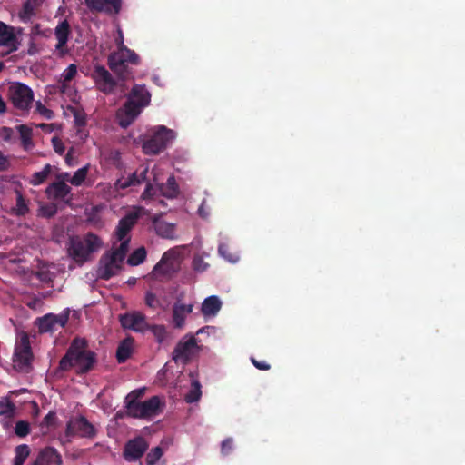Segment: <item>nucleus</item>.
<instances>
[{"instance_id":"obj_1","label":"nucleus","mask_w":465,"mask_h":465,"mask_svg":"<svg viewBox=\"0 0 465 465\" xmlns=\"http://www.w3.org/2000/svg\"><path fill=\"white\" fill-rule=\"evenodd\" d=\"M163 169L160 166H155L151 174L153 179L146 177L148 167L143 168L141 171H136L127 178H120L116 181L115 186L117 189H125L132 185H136L142 182H147L146 188L142 194L143 200L151 199L158 193L167 198L173 199L178 195L179 190L173 176H170L165 184L160 183L162 178Z\"/></svg>"},{"instance_id":"obj_2","label":"nucleus","mask_w":465,"mask_h":465,"mask_svg":"<svg viewBox=\"0 0 465 465\" xmlns=\"http://www.w3.org/2000/svg\"><path fill=\"white\" fill-rule=\"evenodd\" d=\"M151 94L144 85H134L128 96L127 102L118 110L116 118L119 125L129 126L140 114L142 109L149 104Z\"/></svg>"},{"instance_id":"obj_3","label":"nucleus","mask_w":465,"mask_h":465,"mask_svg":"<svg viewBox=\"0 0 465 465\" xmlns=\"http://www.w3.org/2000/svg\"><path fill=\"white\" fill-rule=\"evenodd\" d=\"M94 363V354L86 349V341L76 338L71 343L66 354L60 361V369L67 371L75 367L78 371L90 370Z\"/></svg>"},{"instance_id":"obj_4","label":"nucleus","mask_w":465,"mask_h":465,"mask_svg":"<svg viewBox=\"0 0 465 465\" xmlns=\"http://www.w3.org/2000/svg\"><path fill=\"white\" fill-rule=\"evenodd\" d=\"M102 246V240L94 233H87L84 237L74 236L70 239L68 254L76 263L82 265L89 261L92 254L98 252Z\"/></svg>"},{"instance_id":"obj_5","label":"nucleus","mask_w":465,"mask_h":465,"mask_svg":"<svg viewBox=\"0 0 465 465\" xmlns=\"http://www.w3.org/2000/svg\"><path fill=\"white\" fill-rule=\"evenodd\" d=\"M143 395V389L135 390L125 397L126 412L133 418L145 419L159 413L161 401L153 396L147 401H138Z\"/></svg>"},{"instance_id":"obj_6","label":"nucleus","mask_w":465,"mask_h":465,"mask_svg":"<svg viewBox=\"0 0 465 465\" xmlns=\"http://www.w3.org/2000/svg\"><path fill=\"white\" fill-rule=\"evenodd\" d=\"M127 253V244L114 242L111 251L105 252L101 257L98 268L97 276L104 280H108L116 275L122 269L123 262Z\"/></svg>"},{"instance_id":"obj_7","label":"nucleus","mask_w":465,"mask_h":465,"mask_svg":"<svg viewBox=\"0 0 465 465\" xmlns=\"http://www.w3.org/2000/svg\"><path fill=\"white\" fill-rule=\"evenodd\" d=\"M176 138L173 130L164 125H156L150 129V138L143 144L145 154H158L167 148Z\"/></svg>"},{"instance_id":"obj_8","label":"nucleus","mask_w":465,"mask_h":465,"mask_svg":"<svg viewBox=\"0 0 465 465\" xmlns=\"http://www.w3.org/2000/svg\"><path fill=\"white\" fill-rule=\"evenodd\" d=\"M33 352L29 337L25 332L18 334L13 355V367L20 372H28L32 368Z\"/></svg>"},{"instance_id":"obj_9","label":"nucleus","mask_w":465,"mask_h":465,"mask_svg":"<svg viewBox=\"0 0 465 465\" xmlns=\"http://www.w3.org/2000/svg\"><path fill=\"white\" fill-rule=\"evenodd\" d=\"M184 248V246H176L165 252L154 266L153 273L155 276H165L178 271Z\"/></svg>"},{"instance_id":"obj_10","label":"nucleus","mask_w":465,"mask_h":465,"mask_svg":"<svg viewBox=\"0 0 465 465\" xmlns=\"http://www.w3.org/2000/svg\"><path fill=\"white\" fill-rule=\"evenodd\" d=\"M145 213L143 207L135 206L123 217L115 229L114 236L120 243L126 242L127 251L129 250V232L136 223L138 218Z\"/></svg>"},{"instance_id":"obj_11","label":"nucleus","mask_w":465,"mask_h":465,"mask_svg":"<svg viewBox=\"0 0 465 465\" xmlns=\"http://www.w3.org/2000/svg\"><path fill=\"white\" fill-rule=\"evenodd\" d=\"M108 62L110 68L114 72L120 74L122 78H125L126 75L123 74L125 69V64L130 63L137 64L139 63V56L133 50L123 46L109 56Z\"/></svg>"},{"instance_id":"obj_12","label":"nucleus","mask_w":465,"mask_h":465,"mask_svg":"<svg viewBox=\"0 0 465 465\" xmlns=\"http://www.w3.org/2000/svg\"><path fill=\"white\" fill-rule=\"evenodd\" d=\"M22 32L21 27H14L0 21V47L5 48L7 54L17 51L21 45L18 35Z\"/></svg>"},{"instance_id":"obj_13","label":"nucleus","mask_w":465,"mask_h":465,"mask_svg":"<svg viewBox=\"0 0 465 465\" xmlns=\"http://www.w3.org/2000/svg\"><path fill=\"white\" fill-rule=\"evenodd\" d=\"M70 310L67 308L59 314L47 313L37 319L40 332H53L64 327L69 320Z\"/></svg>"},{"instance_id":"obj_14","label":"nucleus","mask_w":465,"mask_h":465,"mask_svg":"<svg viewBox=\"0 0 465 465\" xmlns=\"http://www.w3.org/2000/svg\"><path fill=\"white\" fill-rule=\"evenodd\" d=\"M9 97L19 109H27L33 101V91L25 84L14 83L9 87Z\"/></svg>"},{"instance_id":"obj_15","label":"nucleus","mask_w":465,"mask_h":465,"mask_svg":"<svg viewBox=\"0 0 465 465\" xmlns=\"http://www.w3.org/2000/svg\"><path fill=\"white\" fill-rule=\"evenodd\" d=\"M198 350L196 338L193 335H186L177 344L173 358L176 362L185 363L197 353Z\"/></svg>"},{"instance_id":"obj_16","label":"nucleus","mask_w":465,"mask_h":465,"mask_svg":"<svg viewBox=\"0 0 465 465\" xmlns=\"http://www.w3.org/2000/svg\"><path fill=\"white\" fill-rule=\"evenodd\" d=\"M120 322L123 328L140 333H144L150 328L145 315L140 312H131L121 315Z\"/></svg>"},{"instance_id":"obj_17","label":"nucleus","mask_w":465,"mask_h":465,"mask_svg":"<svg viewBox=\"0 0 465 465\" xmlns=\"http://www.w3.org/2000/svg\"><path fill=\"white\" fill-rule=\"evenodd\" d=\"M77 74V66L74 64H71L67 66L64 72L60 74V78L58 81V87L60 92L70 97L74 102L76 101V92L74 84H72L73 80Z\"/></svg>"},{"instance_id":"obj_18","label":"nucleus","mask_w":465,"mask_h":465,"mask_svg":"<svg viewBox=\"0 0 465 465\" xmlns=\"http://www.w3.org/2000/svg\"><path fill=\"white\" fill-rule=\"evenodd\" d=\"M70 35L71 29L67 20L61 21L54 28V36L57 40L54 50L59 57H63L69 53L66 45Z\"/></svg>"},{"instance_id":"obj_19","label":"nucleus","mask_w":465,"mask_h":465,"mask_svg":"<svg viewBox=\"0 0 465 465\" xmlns=\"http://www.w3.org/2000/svg\"><path fill=\"white\" fill-rule=\"evenodd\" d=\"M193 303H183L180 299L173 305L172 322L175 329H183L185 326L186 317L192 313Z\"/></svg>"},{"instance_id":"obj_20","label":"nucleus","mask_w":465,"mask_h":465,"mask_svg":"<svg viewBox=\"0 0 465 465\" xmlns=\"http://www.w3.org/2000/svg\"><path fill=\"white\" fill-rule=\"evenodd\" d=\"M67 433L81 437H92L94 435V428L85 418L77 417L68 422Z\"/></svg>"},{"instance_id":"obj_21","label":"nucleus","mask_w":465,"mask_h":465,"mask_svg":"<svg viewBox=\"0 0 465 465\" xmlns=\"http://www.w3.org/2000/svg\"><path fill=\"white\" fill-rule=\"evenodd\" d=\"M92 75L96 84L98 85V88L102 92H113L115 86V81L104 66L96 65Z\"/></svg>"},{"instance_id":"obj_22","label":"nucleus","mask_w":465,"mask_h":465,"mask_svg":"<svg viewBox=\"0 0 465 465\" xmlns=\"http://www.w3.org/2000/svg\"><path fill=\"white\" fill-rule=\"evenodd\" d=\"M147 448L148 444L143 438L138 437L131 440L125 445L124 458L128 461H134L141 458Z\"/></svg>"},{"instance_id":"obj_23","label":"nucleus","mask_w":465,"mask_h":465,"mask_svg":"<svg viewBox=\"0 0 465 465\" xmlns=\"http://www.w3.org/2000/svg\"><path fill=\"white\" fill-rule=\"evenodd\" d=\"M71 187L64 181H55L46 188V193L49 198L54 200L69 201Z\"/></svg>"},{"instance_id":"obj_24","label":"nucleus","mask_w":465,"mask_h":465,"mask_svg":"<svg viewBox=\"0 0 465 465\" xmlns=\"http://www.w3.org/2000/svg\"><path fill=\"white\" fill-rule=\"evenodd\" d=\"M43 4V0H26L20 11L18 17L23 23H29L36 17L38 10Z\"/></svg>"},{"instance_id":"obj_25","label":"nucleus","mask_w":465,"mask_h":465,"mask_svg":"<svg viewBox=\"0 0 465 465\" xmlns=\"http://www.w3.org/2000/svg\"><path fill=\"white\" fill-rule=\"evenodd\" d=\"M62 457L54 448L43 450L34 465H61Z\"/></svg>"},{"instance_id":"obj_26","label":"nucleus","mask_w":465,"mask_h":465,"mask_svg":"<svg viewBox=\"0 0 465 465\" xmlns=\"http://www.w3.org/2000/svg\"><path fill=\"white\" fill-rule=\"evenodd\" d=\"M222 308V301L216 295L205 298L202 303L201 311L205 318H211L217 315Z\"/></svg>"},{"instance_id":"obj_27","label":"nucleus","mask_w":465,"mask_h":465,"mask_svg":"<svg viewBox=\"0 0 465 465\" xmlns=\"http://www.w3.org/2000/svg\"><path fill=\"white\" fill-rule=\"evenodd\" d=\"M154 230L156 233L167 239H173L175 235V225L174 223H167L158 217H155L153 221Z\"/></svg>"},{"instance_id":"obj_28","label":"nucleus","mask_w":465,"mask_h":465,"mask_svg":"<svg viewBox=\"0 0 465 465\" xmlns=\"http://www.w3.org/2000/svg\"><path fill=\"white\" fill-rule=\"evenodd\" d=\"M134 350V339L128 337L124 339L118 346L116 357L119 362L125 361L132 354Z\"/></svg>"},{"instance_id":"obj_29","label":"nucleus","mask_w":465,"mask_h":465,"mask_svg":"<svg viewBox=\"0 0 465 465\" xmlns=\"http://www.w3.org/2000/svg\"><path fill=\"white\" fill-rule=\"evenodd\" d=\"M227 238L220 236V242L218 247V252L222 258H223L225 261L235 263L239 261V255L237 253H230L229 252V247L227 244Z\"/></svg>"},{"instance_id":"obj_30","label":"nucleus","mask_w":465,"mask_h":465,"mask_svg":"<svg viewBox=\"0 0 465 465\" xmlns=\"http://www.w3.org/2000/svg\"><path fill=\"white\" fill-rule=\"evenodd\" d=\"M17 129L20 134V138H21L23 147L26 151L31 150L33 148L31 128H29L26 125H19L17 127Z\"/></svg>"},{"instance_id":"obj_31","label":"nucleus","mask_w":465,"mask_h":465,"mask_svg":"<svg viewBox=\"0 0 465 465\" xmlns=\"http://www.w3.org/2000/svg\"><path fill=\"white\" fill-rule=\"evenodd\" d=\"M51 171H52V166L50 164H45V167L41 171L35 172L32 175V177L30 179V183L35 186L43 183L46 180V178L49 176V174L51 173Z\"/></svg>"},{"instance_id":"obj_32","label":"nucleus","mask_w":465,"mask_h":465,"mask_svg":"<svg viewBox=\"0 0 465 465\" xmlns=\"http://www.w3.org/2000/svg\"><path fill=\"white\" fill-rule=\"evenodd\" d=\"M15 404L8 399L0 400V416L10 419L15 415Z\"/></svg>"},{"instance_id":"obj_33","label":"nucleus","mask_w":465,"mask_h":465,"mask_svg":"<svg viewBox=\"0 0 465 465\" xmlns=\"http://www.w3.org/2000/svg\"><path fill=\"white\" fill-rule=\"evenodd\" d=\"M89 164L84 165L82 168H79L73 175L72 179H70V183L74 186H80L83 184L84 180L87 177V173L89 171Z\"/></svg>"},{"instance_id":"obj_34","label":"nucleus","mask_w":465,"mask_h":465,"mask_svg":"<svg viewBox=\"0 0 465 465\" xmlns=\"http://www.w3.org/2000/svg\"><path fill=\"white\" fill-rule=\"evenodd\" d=\"M201 384L198 381H193L189 392L185 395V401L189 403L198 401L201 398Z\"/></svg>"},{"instance_id":"obj_35","label":"nucleus","mask_w":465,"mask_h":465,"mask_svg":"<svg viewBox=\"0 0 465 465\" xmlns=\"http://www.w3.org/2000/svg\"><path fill=\"white\" fill-rule=\"evenodd\" d=\"M30 450L25 444L19 445L15 448V456L14 465H24L25 460L29 456Z\"/></svg>"},{"instance_id":"obj_36","label":"nucleus","mask_w":465,"mask_h":465,"mask_svg":"<svg viewBox=\"0 0 465 465\" xmlns=\"http://www.w3.org/2000/svg\"><path fill=\"white\" fill-rule=\"evenodd\" d=\"M149 331H151V332L154 336L155 340L159 343L163 342L168 338V331L164 325H161V324L150 325Z\"/></svg>"},{"instance_id":"obj_37","label":"nucleus","mask_w":465,"mask_h":465,"mask_svg":"<svg viewBox=\"0 0 465 465\" xmlns=\"http://www.w3.org/2000/svg\"><path fill=\"white\" fill-rule=\"evenodd\" d=\"M146 257V250L143 247H140L135 250L128 258L127 262L132 266L141 264Z\"/></svg>"},{"instance_id":"obj_38","label":"nucleus","mask_w":465,"mask_h":465,"mask_svg":"<svg viewBox=\"0 0 465 465\" xmlns=\"http://www.w3.org/2000/svg\"><path fill=\"white\" fill-rule=\"evenodd\" d=\"M163 456V450L161 447H155L146 456V464L154 465Z\"/></svg>"},{"instance_id":"obj_39","label":"nucleus","mask_w":465,"mask_h":465,"mask_svg":"<svg viewBox=\"0 0 465 465\" xmlns=\"http://www.w3.org/2000/svg\"><path fill=\"white\" fill-rule=\"evenodd\" d=\"M145 303L148 307L152 309L163 308L165 309L164 306L161 303L160 300L152 292H148L145 294Z\"/></svg>"},{"instance_id":"obj_40","label":"nucleus","mask_w":465,"mask_h":465,"mask_svg":"<svg viewBox=\"0 0 465 465\" xmlns=\"http://www.w3.org/2000/svg\"><path fill=\"white\" fill-rule=\"evenodd\" d=\"M15 432L19 437H25L30 432V425L27 421L19 420L15 427Z\"/></svg>"},{"instance_id":"obj_41","label":"nucleus","mask_w":465,"mask_h":465,"mask_svg":"<svg viewBox=\"0 0 465 465\" xmlns=\"http://www.w3.org/2000/svg\"><path fill=\"white\" fill-rule=\"evenodd\" d=\"M84 2L91 10L109 12V8H106L104 0H84Z\"/></svg>"},{"instance_id":"obj_42","label":"nucleus","mask_w":465,"mask_h":465,"mask_svg":"<svg viewBox=\"0 0 465 465\" xmlns=\"http://www.w3.org/2000/svg\"><path fill=\"white\" fill-rule=\"evenodd\" d=\"M36 112L42 115L45 119H51L54 115L53 112L42 104L40 102H37L35 104Z\"/></svg>"},{"instance_id":"obj_43","label":"nucleus","mask_w":465,"mask_h":465,"mask_svg":"<svg viewBox=\"0 0 465 465\" xmlns=\"http://www.w3.org/2000/svg\"><path fill=\"white\" fill-rule=\"evenodd\" d=\"M15 210L18 214H25L27 212L26 203L20 193H17Z\"/></svg>"},{"instance_id":"obj_44","label":"nucleus","mask_w":465,"mask_h":465,"mask_svg":"<svg viewBox=\"0 0 465 465\" xmlns=\"http://www.w3.org/2000/svg\"><path fill=\"white\" fill-rule=\"evenodd\" d=\"M14 131L8 127H3L0 129V139L5 142H12L14 138Z\"/></svg>"},{"instance_id":"obj_45","label":"nucleus","mask_w":465,"mask_h":465,"mask_svg":"<svg viewBox=\"0 0 465 465\" xmlns=\"http://www.w3.org/2000/svg\"><path fill=\"white\" fill-rule=\"evenodd\" d=\"M106 8H109V12L112 10L117 14L121 10V0H104Z\"/></svg>"},{"instance_id":"obj_46","label":"nucleus","mask_w":465,"mask_h":465,"mask_svg":"<svg viewBox=\"0 0 465 465\" xmlns=\"http://www.w3.org/2000/svg\"><path fill=\"white\" fill-rule=\"evenodd\" d=\"M52 143H53L54 150L57 153L63 154L64 153L65 148H64V145L61 139H59L58 137H53Z\"/></svg>"},{"instance_id":"obj_47","label":"nucleus","mask_w":465,"mask_h":465,"mask_svg":"<svg viewBox=\"0 0 465 465\" xmlns=\"http://www.w3.org/2000/svg\"><path fill=\"white\" fill-rule=\"evenodd\" d=\"M206 201L203 200L200 205V207L198 208V214L202 217V218H207L210 214V211H209V208L206 207Z\"/></svg>"},{"instance_id":"obj_48","label":"nucleus","mask_w":465,"mask_h":465,"mask_svg":"<svg viewBox=\"0 0 465 465\" xmlns=\"http://www.w3.org/2000/svg\"><path fill=\"white\" fill-rule=\"evenodd\" d=\"M193 266L196 271L203 272L206 270L208 265L201 258H195L193 260Z\"/></svg>"},{"instance_id":"obj_49","label":"nucleus","mask_w":465,"mask_h":465,"mask_svg":"<svg viewBox=\"0 0 465 465\" xmlns=\"http://www.w3.org/2000/svg\"><path fill=\"white\" fill-rule=\"evenodd\" d=\"M232 448V440L231 439H227L222 442V452L226 455Z\"/></svg>"},{"instance_id":"obj_50","label":"nucleus","mask_w":465,"mask_h":465,"mask_svg":"<svg viewBox=\"0 0 465 465\" xmlns=\"http://www.w3.org/2000/svg\"><path fill=\"white\" fill-rule=\"evenodd\" d=\"M117 33H118V35L115 38V43L117 45V49H118V48H121L125 45H124V34L120 28H118Z\"/></svg>"},{"instance_id":"obj_51","label":"nucleus","mask_w":465,"mask_h":465,"mask_svg":"<svg viewBox=\"0 0 465 465\" xmlns=\"http://www.w3.org/2000/svg\"><path fill=\"white\" fill-rule=\"evenodd\" d=\"M65 162L69 166H74L75 164L73 149L69 150L66 153Z\"/></svg>"},{"instance_id":"obj_52","label":"nucleus","mask_w":465,"mask_h":465,"mask_svg":"<svg viewBox=\"0 0 465 465\" xmlns=\"http://www.w3.org/2000/svg\"><path fill=\"white\" fill-rule=\"evenodd\" d=\"M74 114L75 122L78 125H84L85 124V118L81 113L74 112Z\"/></svg>"},{"instance_id":"obj_53","label":"nucleus","mask_w":465,"mask_h":465,"mask_svg":"<svg viewBox=\"0 0 465 465\" xmlns=\"http://www.w3.org/2000/svg\"><path fill=\"white\" fill-rule=\"evenodd\" d=\"M252 363L255 365L256 368L259 370H268L270 368L269 364H267L264 361H257L254 359H252Z\"/></svg>"},{"instance_id":"obj_54","label":"nucleus","mask_w":465,"mask_h":465,"mask_svg":"<svg viewBox=\"0 0 465 465\" xmlns=\"http://www.w3.org/2000/svg\"><path fill=\"white\" fill-rule=\"evenodd\" d=\"M70 179H72V175L69 173H61L57 175L56 181H64V183H66V182L70 183Z\"/></svg>"},{"instance_id":"obj_55","label":"nucleus","mask_w":465,"mask_h":465,"mask_svg":"<svg viewBox=\"0 0 465 465\" xmlns=\"http://www.w3.org/2000/svg\"><path fill=\"white\" fill-rule=\"evenodd\" d=\"M6 111V104L0 95V114H4Z\"/></svg>"},{"instance_id":"obj_56","label":"nucleus","mask_w":465,"mask_h":465,"mask_svg":"<svg viewBox=\"0 0 465 465\" xmlns=\"http://www.w3.org/2000/svg\"><path fill=\"white\" fill-rule=\"evenodd\" d=\"M54 212H55L54 208L51 207L50 210H46V212H45V214L51 216L54 213Z\"/></svg>"},{"instance_id":"obj_57","label":"nucleus","mask_w":465,"mask_h":465,"mask_svg":"<svg viewBox=\"0 0 465 465\" xmlns=\"http://www.w3.org/2000/svg\"><path fill=\"white\" fill-rule=\"evenodd\" d=\"M153 81H154L156 84H158V82H159V77H158V76H154V77H153Z\"/></svg>"}]
</instances>
